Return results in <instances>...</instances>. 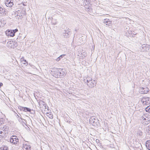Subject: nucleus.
Here are the masks:
<instances>
[{
    "mask_svg": "<svg viewBox=\"0 0 150 150\" xmlns=\"http://www.w3.org/2000/svg\"><path fill=\"white\" fill-rule=\"evenodd\" d=\"M137 134L138 135L142 136V133L141 130H139L137 131Z\"/></svg>",
    "mask_w": 150,
    "mask_h": 150,
    "instance_id": "nucleus-26",
    "label": "nucleus"
},
{
    "mask_svg": "<svg viewBox=\"0 0 150 150\" xmlns=\"http://www.w3.org/2000/svg\"><path fill=\"white\" fill-rule=\"evenodd\" d=\"M0 150H8V149L6 146H2L0 147Z\"/></svg>",
    "mask_w": 150,
    "mask_h": 150,
    "instance_id": "nucleus-19",
    "label": "nucleus"
},
{
    "mask_svg": "<svg viewBox=\"0 0 150 150\" xmlns=\"http://www.w3.org/2000/svg\"><path fill=\"white\" fill-rule=\"evenodd\" d=\"M98 121V120L96 119V117L95 116H92L89 119L90 123L93 126H96Z\"/></svg>",
    "mask_w": 150,
    "mask_h": 150,
    "instance_id": "nucleus-4",
    "label": "nucleus"
},
{
    "mask_svg": "<svg viewBox=\"0 0 150 150\" xmlns=\"http://www.w3.org/2000/svg\"><path fill=\"white\" fill-rule=\"evenodd\" d=\"M111 21H109V19H104L103 21V23L105 24L106 26L110 27L112 25Z\"/></svg>",
    "mask_w": 150,
    "mask_h": 150,
    "instance_id": "nucleus-11",
    "label": "nucleus"
},
{
    "mask_svg": "<svg viewBox=\"0 0 150 150\" xmlns=\"http://www.w3.org/2000/svg\"><path fill=\"white\" fill-rule=\"evenodd\" d=\"M59 74H60L59 75V77H60L61 76H62L64 75V71H63L62 69H59Z\"/></svg>",
    "mask_w": 150,
    "mask_h": 150,
    "instance_id": "nucleus-18",
    "label": "nucleus"
},
{
    "mask_svg": "<svg viewBox=\"0 0 150 150\" xmlns=\"http://www.w3.org/2000/svg\"><path fill=\"white\" fill-rule=\"evenodd\" d=\"M145 110L146 112H150V105L146 108Z\"/></svg>",
    "mask_w": 150,
    "mask_h": 150,
    "instance_id": "nucleus-29",
    "label": "nucleus"
},
{
    "mask_svg": "<svg viewBox=\"0 0 150 150\" xmlns=\"http://www.w3.org/2000/svg\"><path fill=\"white\" fill-rule=\"evenodd\" d=\"M70 30L68 29V30H64L63 33V35L64 38H68L71 35V33L70 31Z\"/></svg>",
    "mask_w": 150,
    "mask_h": 150,
    "instance_id": "nucleus-8",
    "label": "nucleus"
},
{
    "mask_svg": "<svg viewBox=\"0 0 150 150\" xmlns=\"http://www.w3.org/2000/svg\"><path fill=\"white\" fill-rule=\"evenodd\" d=\"M146 146L147 148L150 150V140H148L146 142Z\"/></svg>",
    "mask_w": 150,
    "mask_h": 150,
    "instance_id": "nucleus-17",
    "label": "nucleus"
},
{
    "mask_svg": "<svg viewBox=\"0 0 150 150\" xmlns=\"http://www.w3.org/2000/svg\"><path fill=\"white\" fill-rule=\"evenodd\" d=\"M13 0H7L5 1V4L7 7H11L13 5Z\"/></svg>",
    "mask_w": 150,
    "mask_h": 150,
    "instance_id": "nucleus-7",
    "label": "nucleus"
},
{
    "mask_svg": "<svg viewBox=\"0 0 150 150\" xmlns=\"http://www.w3.org/2000/svg\"><path fill=\"white\" fill-rule=\"evenodd\" d=\"M4 119L3 118H0V126L3 124L4 122Z\"/></svg>",
    "mask_w": 150,
    "mask_h": 150,
    "instance_id": "nucleus-28",
    "label": "nucleus"
},
{
    "mask_svg": "<svg viewBox=\"0 0 150 150\" xmlns=\"http://www.w3.org/2000/svg\"><path fill=\"white\" fill-rule=\"evenodd\" d=\"M5 12V9L2 7H0V13L4 14Z\"/></svg>",
    "mask_w": 150,
    "mask_h": 150,
    "instance_id": "nucleus-20",
    "label": "nucleus"
},
{
    "mask_svg": "<svg viewBox=\"0 0 150 150\" xmlns=\"http://www.w3.org/2000/svg\"><path fill=\"white\" fill-rule=\"evenodd\" d=\"M148 133L149 134H150V128H149L148 129Z\"/></svg>",
    "mask_w": 150,
    "mask_h": 150,
    "instance_id": "nucleus-35",
    "label": "nucleus"
},
{
    "mask_svg": "<svg viewBox=\"0 0 150 150\" xmlns=\"http://www.w3.org/2000/svg\"><path fill=\"white\" fill-rule=\"evenodd\" d=\"M142 48L144 49L143 50H145V51L147 52L149 50V48L148 47H146V46L144 47V46H142Z\"/></svg>",
    "mask_w": 150,
    "mask_h": 150,
    "instance_id": "nucleus-25",
    "label": "nucleus"
},
{
    "mask_svg": "<svg viewBox=\"0 0 150 150\" xmlns=\"http://www.w3.org/2000/svg\"><path fill=\"white\" fill-rule=\"evenodd\" d=\"M140 120H142V124L144 125L147 124L148 123L149 119L148 117L145 116V115H143L140 117Z\"/></svg>",
    "mask_w": 150,
    "mask_h": 150,
    "instance_id": "nucleus-6",
    "label": "nucleus"
},
{
    "mask_svg": "<svg viewBox=\"0 0 150 150\" xmlns=\"http://www.w3.org/2000/svg\"><path fill=\"white\" fill-rule=\"evenodd\" d=\"M150 103V98H146V100L144 101L143 102V103L144 104H146V105H148V104H149Z\"/></svg>",
    "mask_w": 150,
    "mask_h": 150,
    "instance_id": "nucleus-16",
    "label": "nucleus"
},
{
    "mask_svg": "<svg viewBox=\"0 0 150 150\" xmlns=\"http://www.w3.org/2000/svg\"><path fill=\"white\" fill-rule=\"evenodd\" d=\"M39 104L40 106L43 105L44 107H46V105L45 103L43 101L41 100L40 101Z\"/></svg>",
    "mask_w": 150,
    "mask_h": 150,
    "instance_id": "nucleus-22",
    "label": "nucleus"
},
{
    "mask_svg": "<svg viewBox=\"0 0 150 150\" xmlns=\"http://www.w3.org/2000/svg\"><path fill=\"white\" fill-rule=\"evenodd\" d=\"M86 11L88 12H90V13H91V12L92 11V8L91 7H90V8L88 9Z\"/></svg>",
    "mask_w": 150,
    "mask_h": 150,
    "instance_id": "nucleus-31",
    "label": "nucleus"
},
{
    "mask_svg": "<svg viewBox=\"0 0 150 150\" xmlns=\"http://www.w3.org/2000/svg\"><path fill=\"white\" fill-rule=\"evenodd\" d=\"M24 108V107H21V106H20L19 107V109L21 110H23V109Z\"/></svg>",
    "mask_w": 150,
    "mask_h": 150,
    "instance_id": "nucleus-32",
    "label": "nucleus"
},
{
    "mask_svg": "<svg viewBox=\"0 0 150 150\" xmlns=\"http://www.w3.org/2000/svg\"><path fill=\"white\" fill-rule=\"evenodd\" d=\"M47 115L50 119H52L53 118V115L50 113H47Z\"/></svg>",
    "mask_w": 150,
    "mask_h": 150,
    "instance_id": "nucleus-27",
    "label": "nucleus"
},
{
    "mask_svg": "<svg viewBox=\"0 0 150 150\" xmlns=\"http://www.w3.org/2000/svg\"><path fill=\"white\" fill-rule=\"evenodd\" d=\"M56 24V23H55V24H54V25H55Z\"/></svg>",
    "mask_w": 150,
    "mask_h": 150,
    "instance_id": "nucleus-39",
    "label": "nucleus"
},
{
    "mask_svg": "<svg viewBox=\"0 0 150 150\" xmlns=\"http://www.w3.org/2000/svg\"><path fill=\"white\" fill-rule=\"evenodd\" d=\"M141 90L142 91L141 92L142 93H146L148 92H149V90L148 88L147 87H142L141 88Z\"/></svg>",
    "mask_w": 150,
    "mask_h": 150,
    "instance_id": "nucleus-12",
    "label": "nucleus"
},
{
    "mask_svg": "<svg viewBox=\"0 0 150 150\" xmlns=\"http://www.w3.org/2000/svg\"><path fill=\"white\" fill-rule=\"evenodd\" d=\"M64 56H65V54L61 55L56 59V61L57 62L59 61Z\"/></svg>",
    "mask_w": 150,
    "mask_h": 150,
    "instance_id": "nucleus-24",
    "label": "nucleus"
},
{
    "mask_svg": "<svg viewBox=\"0 0 150 150\" xmlns=\"http://www.w3.org/2000/svg\"><path fill=\"white\" fill-rule=\"evenodd\" d=\"M90 7L89 6H86V7H85L86 10H87L90 8Z\"/></svg>",
    "mask_w": 150,
    "mask_h": 150,
    "instance_id": "nucleus-33",
    "label": "nucleus"
},
{
    "mask_svg": "<svg viewBox=\"0 0 150 150\" xmlns=\"http://www.w3.org/2000/svg\"><path fill=\"white\" fill-rule=\"evenodd\" d=\"M79 52V53H79V54H80V53H79V52Z\"/></svg>",
    "mask_w": 150,
    "mask_h": 150,
    "instance_id": "nucleus-37",
    "label": "nucleus"
},
{
    "mask_svg": "<svg viewBox=\"0 0 150 150\" xmlns=\"http://www.w3.org/2000/svg\"><path fill=\"white\" fill-rule=\"evenodd\" d=\"M24 62H26V61L25 60L24 61Z\"/></svg>",
    "mask_w": 150,
    "mask_h": 150,
    "instance_id": "nucleus-38",
    "label": "nucleus"
},
{
    "mask_svg": "<svg viewBox=\"0 0 150 150\" xmlns=\"http://www.w3.org/2000/svg\"><path fill=\"white\" fill-rule=\"evenodd\" d=\"M8 128L7 127H1L0 128V137L3 138L6 137L8 134Z\"/></svg>",
    "mask_w": 150,
    "mask_h": 150,
    "instance_id": "nucleus-2",
    "label": "nucleus"
},
{
    "mask_svg": "<svg viewBox=\"0 0 150 150\" xmlns=\"http://www.w3.org/2000/svg\"><path fill=\"white\" fill-rule=\"evenodd\" d=\"M3 85V83H0V88L1 87V86Z\"/></svg>",
    "mask_w": 150,
    "mask_h": 150,
    "instance_id": "nucleus-34",
    "label": "nucleus"
},
{
    "mask_svg": "<svg viewBox=\"0 0 150 150\" xmlns=\"http://www.w3.org/2000/svg\"><path fill=\"white\" fill-rule=\"evenodd\" d=\"M96 142H98V141H99V140L98 139H96Z\"/></svg>",
    "mask_w": 150,
    "mask_h": 150,
    "instance_id": "nucleus-36",
    "label": "nucleus"
},
{
    "mask_svg": "<svg viewBox=\"0 0 150 150\" xmlns=\"http://www.w3.org/2000/svg\"><path fill=\"white\" fill-rule=\"evenodd\" d=\"M84 2L85 4L83 3V5L84 6L85 5H86V4H88L89 3V2L88 1H87V0H84Z\"/></svg>",
    "mask_w": 150,
    "mask_h": 150,
    "instance_id": "nucleus-30",
    "label": "nucleus"
},
{
    "mask_svg": "<svg viewBox=\"0 0 150 150\" xmlns=\"http://www.w3.org/2000/svg\"><path fill=\"white\" fill-rule=\"evenodd\" d=\"M17 115L18 116L17 118L18 121L21 123H22L23 125H25V123L23 121V120L25 122H26V120H25L22 119L21 117L19 116L18 115Z\"/></svg>",
    "mask_w": 150,
    "mask_h": 150,
    "instance_id": "nucleus-13",
    "label": "nucleus"
},
{
    "mask_svg": "<svg viewBox=\"0 0 150 150\" xmlns=\"http://www.w3.org/2000/svg\"><path fill=\"white\" fill-rule=\"evenodd\" d=\"M59 69H56L55 71L52 73V75L55 77L58 78L59 77Z\"/></svg>",
    "mask_w": 150,
    "mask_h": 150,
    "instance_id": "nucleus-9",
    "label": "nucleus"
},
{
    "mask_svg": "<svg viewBox=\"0 0 150 150\" xmlns=\"http://www.w3.org/2000/svg\"><path fill=\"white\" fill-rule=\"evenodd\" d=\"M7 45L9 47L12 48H14L16 46V42H13L12 41H9L7 43Z\"/></svg>",
    "mask_w": 150,
    "mask_h": 150,
    "instance_id": "nucleus-10",
    "label": "nucleus"
},
{
    "mask_svg": "<svg viewBox=\"0 0 150 150\" xmlns=\"http://www.w3.org/2000/svg\"><path fill=\"white\" fill-rule=\"evenodd\" d=\"M23 111L24 112H30L31 111V110L28 108L27 107H24V108L23 109Z\"/></svg>",
    "mask_w": 150,
    "mask_h": 150,
    "instance_id": "nucleus-23",
    "label": "nucleus"
},
{
    "mask_svg": "<svg viewBox=\"0 0 150 150\" xmlns=\"http://www.w3.org/2000/svg\"><path fill=\"white\" fill-rule=\"evenodd\" d=\"M81 57L83 58L85 57L87 55L86 53L83 50L81 53Z\"/></svg>",
    "mask_w": 150,
    "mask_h": 150,
    "instance_id": "nucleus-21",
    "label": "nucleus"
},
{
    "mask_svg": "<svg viewBox=\"0 0 150 150\" xmlns=\"http://www.w3.org/2000/svg\"><path fill=\"white\" fill-rule=\"evenodd\" d=\"M23 13H18L16 14V17L18 19H21L23 18Z\"/></svg>",
    "mask_w": 150,
    "mask_h": 150,
    "instance_id": "nucleus-15",
    "label": "nucleus"
},
{
    "mask_svg": "<svg viewBox=\"0 0 150 150\" xmlns=\"http://www.w3.org/2000/svg\"><path fill=\"white\" fill-rule=\"evenodd\" d=\"M23 150H30L31 146L26 144H23Z\"/></svg>",
    "mask_w": 150,
    "mask_h": 150,
    "instance_id": "nucleus-14",
    "label": "nucleus"
},
{
    "mask_svg": "<svg viewBox=\"0 0 150 150\" xmlns=\"http://www.w3.org/2000/svg\"><path fill=\"white\" fill-rule=\"evenodd\" d=\"M84 82L87 83L88 86L90 88H92L96 85V81L90 77H87L84 79Z\"/></svg>",
    "mask_w": 150,
    "mask_h": 150,
    "instance_id": "nucleus-1",
    "label": "nucleus"
},
{
    "mask_svg": "<svg viewBox=\"0 0 150 150\" xmlns=\"http://www.w3.org/2000/svg\"><path fill=\"white\" fill-rule=\"evenodd\" d=\"M10 142L11 143L16 145L18 142V139L17 136L13 135L11 137L10 139Z\"/></svg>",
    "mask_w": 150,
    "mask_h": 150,
    "instance_id": "nucleus-5",
    "label": "nucleus"
},
{
    "mask_svg": "<svg viewBox=\"0 0 150 150\" xmlns=\"http://www.w3.org/2000/svg\"><path fill=\"white\" fill-rule=\"evenodd\" d=\"M18 31V30L16 29L14 30H8L6 32V35L8 36L13 37L15 35V33Z\"/></svg>",
    "mask_w": 150,
    "mask_h": 150,
    "instance_id": "nucleus-3",
    "label": "nucleus"
}]
</instances>
